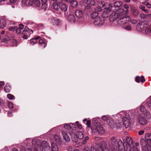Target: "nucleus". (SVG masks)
<instances>
[{"instance_id":"1","label":"nucleus","mask_w":151,"mask_h":151,"mask_svg":"<svg viewBox=\"0 0 151 151\" xmlns=\"http://www.w3.org/2000/svg\"><path fill=\"white\" fill-rule=\"evenodd\" d=\"M34 146V151H51V147L49 143L46 141L41 142L38 139L37 137L34 138L32 142ZM20 151H32L31 148L25 149L23 146H22L20 148Z\"/></svg>"},{"instance_id":"2","label":"nucleus","mask_w":151,"mask_h":151,"mask_svg":"<svg viewBox=\"0 0 151 151\" xmlns=\"http://www.w3.org/2000/svg\"><path fill=\"white\" fill-rule=\"evenodd\" d=\"M22 6H36L39 7L41 3V8L44 10L47 8L46 1H22Z\"/></svg>"},{"instance_id":"3","label":"nucleus","mask_w":151,"mask_h":151,"mask_svg":"<svg viewBox=\"0 0 151 151\" xmlns=\"http://www.w3.org/2000/svg\"><path fill=\"white\" fill-rule=\"evenodd\" d=\"M98 119V118L93 119V121L95 123V124L93 126H92L91 129L92 131L95 130L99 134H102L105 133V130L101 124L96 121V120Z\"/></svg>"},{"instance_id":"4","label":"nucleus","mask_w":151,"mask_h":151,"mask_svg":"<svg viewBox=\"0 0 151 151\" xmlns=\"http://www.w3.org/2000/svg\"><path fill=\"white\" fill-rule=\"evenodd\" d=\"M133 114V113H132L131 115H130L129 116L127 117L126 116L123 117L122 121L124 125L126 128H128L130 126L134 117Z\"/></svg>"},{"instance_id":"5","label":"nucleus","mask_w":151,"mask_h":151,"mask_svg":"<svg viewBox=\"0 0 151 151\" xmlns=\"http://www.w3.org/2000/svg\"><path fill=\"white\" fill-rule=\"evenodd\" d=\"M95 1H81L80 4L81 6H84L86 9H90L91 6H94L95 4Z\"/></svg>"},{"instance_id":"6","label":"nucleus","mask_w":151,"mask_h":151,"mask_svg":"<svg viewBox=\"0 0 151 151\" xmlns=\"http://www.w3.org/2000/svg\"><path fill=\"white\" fill-rule=\"evenodd\" d=\"M130 19L129 16H121L117 21V24L119 26H122L129 22Z\"/></svg>"},{"instance_id":"7","label":"nucleus","mask_w":151,"mask_h":151,"mask_svg":"<svg viewBox=\"0 0 151 151\" xmlns=\"http://www.w3.org/2000/svg\"><path fill=\"white\" fill-rule=\"evenodd\" d=\"M104 21L103 18L101 17H97V18L93 20L92 22L95 26L100 27L103 25Z\"/></svg>"},{"instance_id":"8","label":"nucleus","mask_w":151,"mask_h":151,"mask_svg":"<svg viewBox=\"0 0 151 151\" xmlns=\"http://www.w3.org/2000/svg\"><path fill=\"white\" fill-rule=\"evenodd\" d=\"M133 113L132 111H122L117 113L116 116L119 118H122L125 117H127L129 116L130 115H131L132 113Z\"/></svg>"},{"instance_id":"9","label":"nucleus","mask_w":151,"mask_h":151,"mask_svg":"<svg viewBox=\"0 0 151 151\" xmlns=\"http://www.w3.org/2000/svg\"><path fill=\"white\" fill-rule=\"evenodd\" d=\"M137 122L141 125H144L147 123L146 119L143 116L139 115L137 119Z\"/></svg>"},{"instance_id":"10","label":"nucleus","mask_w":151,"mask_h":151,"mask_svg":"<svg viewBox=\"0 0 151 151\" xmlns=\"http://www.w3.org/2000/svg\"><path fill=\"white\" fill-rule=\"evenodd\" d=\"M117 143V140L116 137L113 136L111 137L108 141V144L109 145L116 146Z\"/></svg>"},{"instance_id":"11","label":"nucleus","mask_w":151,"mask_h":151,"mask_svg":"<svg viewBox=\"0 0 151 151\" xmlns=\"http://www.w3.org/2000/svg\"><path fill=\"white\" fill-rule=\"evenodd\" d=\"M109 8H106L104 9L102 15V17L103 18L107 17L109 16L110 12L112 10L111 8L109 6Z\"/></svg>"},{"instance_id":"12","label":"nucleus","mask_w":151,"mask_h":151,"mask_svg":"<svg viewBox=\"0 0 151 151\" xmlns=\"http://www.w3.org/2000/svg\"><path fill=\"white\" fill-rule=\"evenodd\" d=\"M64 14L65 18L69 22H74L76 21L75 17L73 15L70 14L68 16V12H65Z\"/></svg>"},{"instance_id":"13","label":"nucleus","mask_w":151,"mask_h":151,"mask_svg":"<svg viewBox=\"0 0 151 151\" xmlns=\"http://www.w3.org/2000/svg\"><path fill=\"white\" fill-rule=\"evenodd\" d=\"M69 134L70 135L72 140L73 142H78V138L73 131L72 130L70 131L69 132Z\"/></svg>"},{"instance_id":"14","label":"nucleus","mask_w":151,"mask_h":151,"mask_svg":"<svg viewBox=\"0 0 151 151\" xmlns=\"http://www.w3.org/2000/svg\"><path fill=\"white\" fill-rule=\"evenodd\" d=\"M29 29L25 28L24 30L22 31V34L23 35L22 37L24 39H27L30 35L31 33H29L28 30Z\"/></svg>"},{"instance_id":"15","label":"nucleus","mask_w":151,"mask_h":151,"mask_svg":"<svg viewBox=\"0 0 151 151\" xmlns=\"http://www.w3.org/2000/svg\"><path fill=\"white\" fill-rule=\"evenodd\" d=\"M118 14L116 12V11L111 13L109 17V20L111 22H113L116 20L118 17Z\"/></svg>"},{"instance_id":"16","label":"nucleus","mask_w":151,"mask_h":151,"mask_svg":"<svg viewBox=\"0 0 151 151\" xmlns=\"http://www.w3.org/2000/svg\"><path fill=\"white\" fill-rule=\"evenodd\" d=\"M122 3L119 1H115L113 3L114 6H112L110 4H108V6L111 8L112 10H114L115 7H119L122 5Z\"/></svg>"},{"instance_id":"17","label":"nucleus","mask_w":151,"mask_h":151,"mask_svg":"<svg viewBox=\"0 0 151 151\" xmlns=\"http://www.w3.org/2000/svg\"><path fill=\"white\" fill-rule=\"evenodd\" d=\"M147 27V24L142 25L141 22L138 23L136 27V29L137 31L140 32H143L144 28H145Z\"/></svg>"},{"instance_id":"18","label":"nucleus","mask_w":151,"mask_h":151,"mask_svg":"<svg viewBox=\"0 0 151 151\" xmlns=\"http://www.w3.org/2000/svg\"><path fill=\"white\" fill-rule=\"evenodd\" d=\"M61 135L64 140L67 142H69L70 141V138L67 133L64 131H62Z\"/></svg>"},{"instance_id":"19","label":"nucleus","mask_w":151,"mask_h":151,"mask_svg":"<svg viewBox=\"0 0 151 151\" xmlns=\"http://www.w3.org/2000/svg\"><path fill=\"white\" fill-rule=\"evenodd\" d=\"M6 2V4L11 5L13 8H14V6L12 5V4L16 3V1H0V5H3V4H5Z\"/></svg>"},{"instance_id":"20","label":"nucleus","mask_w":151,"mask_h":151,"mask_svg":"<svg viewBox=\"0 0 151 151\" xmlns=\"http://www.w3.org/2000/svg\"><path fill=\"white\" fill-rule=\"evenodd\" d=\"M130 8L132 13L134 16H137L139 14L138 11L135 7L131 6Z\"/></svg>"},{"instance_id":"21","label":"nucleus","mask_w":151,"mask_h":151,"mask_svg":"<svg viewBox=\"0 0 151 151\" xmlns=\"http://www.w3.org/2000/svg\"><path fill=\"white\" fill-rule=\"evenodd\" d=\"M51 151H58L59 148L57 144L54 142L51 143Z\"/></svg>"},{"instance_id":"22","label":"nucleus","mask_w":151,"mask_h":151,"mask_svg":"<svg viewBox=\"0 0 151 151\" xmlns=\"http://www.w3.org/2000/svg\"><path fill=\"white\" fill-rule=\"evenodd\" d=\"M60 8L61 10L64 12V13L67 12L66 11L68 9V6L65 4L61 3L60 4Z\"/></svg>"},{"instance_id":"23","label":"nucleus","mask_w":151,"mask_h":151,"mask_svg":"<svg viewBox=\"0 0 151 151\" xmlns=\"http://www.w3.org/2000/svg\"><path fill=\"white\" fill-rule=\"evenodd\" d=\"M75 15L77 18H81L83 16V13L82 11L80 10H77L75 11Z\"/></svg>"},{"instance_id":"24","label":"nucleus","mask_w":151,"mask_h":151,"mask_svg":"<svg viewBox=\"0 0 151 151\" xmlns=\"http://www.w3.org/2000/svg\"><path fill=\"white\" fill-rule=\"evenodd\" d=\"M145 32L146 34H149L151 32V25L148 26L147 25V27L145 28H144L143 32Z\"/></svg>"},{"instance_id":"25","label":"nucleus","mask_w":151,"mask_h":151,"mask_svg":"<svg viewBox=\"0 0 151 151\" xmlns=\"http://www.w3.org/2000/svg\"><path fill=\"white\" fill-rule=\"evenodd\" d=\"M74 125V124L72 123H70L69 124H65L64 126V128L65 129H73V128L74 127L73 126Z\"/></svg>"},{"instance_id":"26","label":"nucleus","mask_w":151,"mask_h":151,"mask_svg":"<svg viewBox=\"0 0 151 151\" xmlns=\"http://www.w3.org/2000/svg\"><path fill=\"white\" fill-rule=\"evenodd\" d=\"M19 27L18 28H16L15 29L16 32L17 34L20 33L22 31V30L23 29L24 27L23 25L22 24H19Z\"/></svg>"},{"instance_id":"27","label":"nucleus","mask_w":151,"mask_h":151,"mask_svg":"<svg viewBox=\"0 0 151 151\" xmlns=\"http://www.w3.org/2000/svg\"><path fill=\"white\" fill-rule=\"evenodd\" d=\"M54 139L56 143L61 142V139L60 137L57 134H55L54 136Z\"/></svg>"},{"instance_id":"28","label":"nucleus","mask_w":151,"mask_h":151,"mask_svg":"<svg viewBox=\"0 0 151 151\" xmlns=\"http://www.w3.org/2000/svg\"><path fill=\"white\" fill-rule=\"evenodd\" d=\"M40 38V37L37 36L31 39L30 40L31 44L33 45H35L37 42V40L39 39Z\"/></svg>"},{"instance_id":"29","label":"nucleus","mask_w":151,"mask_h":151,"mask_svg":"<svg viewBox=\"0 0 151 151\" xmlns=\"http://www.w3.org/2000/svg\"><path fill=\"white\" fill-rule=\"evenodd\" d=\"M6 25V22L5 20L1 19L0 21V28H3Z\"/></svg>"},{"instance_id":"30","label":"nucleus","mask_w":151,"mask_h":151,"mask_svg":"<svg viewBox=\"0 0 151 151\" xmlns=\"http://www.w3.org/2000/svg\"><path fill=\"white\" fill-rule=\"evenodd\" d=\"M125 139V141L124 142V143L126 142V143L127 144H131L132 142V140L131 137H126L125 139H123V140Z\"/></svg>"},{"instance_id":"31","label":"nucleus","mask_w":151,"mask_h":151,"mask_svg":"<svg viewBox=\"0 0 151 151\" xmlns=\"http://www.w3.org/2000/svg\"><path fill=\"white\" fill-rule=\"evenodd\" d=\"M107 123L111 128H113L114 127V122L111 118V119H110Z\"/></svg>"},{"instance_id":"32","label":"nucleus","mask_w":151,"mask_h":151,"mask_svg":"<svg viewBox=\"0 0 151 151\" xmlns=\"http://www.w3.org/2000/svg\"><path fill=\"white\" fill-rule=\"evenodd\" d=\"M111 117L109 115H104L102 116V119L104 121H106L107 123L110 119H111Z\"/></svg>"},{"instance_id":"33","label":"nucleus","mask_w":151,"mask_h":151,"mask_svg":"<svg viewBox=\"0 0 151 151\" xmlns=\"http://www.w3.org/2000/svg\"><path fill=\"white\" fill-rule=\"evenodd\" d=\"M114 10L116 11V12L118 14L119 17L120 15L121 14L123 13L124 12V10L122 9H115Z\"/></svg>"},{"instance_id":"34","label":"nucleus","mask_w":151,"mask_h":151,"mask_svg":"<svg viewBox=\"0 0 151 151\" xmlns=\"http://www.w3.org/2000/svg\"><path fill=\"white\" fill-rule=\"evenodd\" d=\"M11 88L9 84H7L4 88V90L5 91L8 93L11 90Z\"/></svg>"},{"instance_id":"35","label":"nucleus","mask_w":151,"mask_h":151,"mask_svg":"<svg viewBox=\"0 0 151 151\" xmlns=\"http://www.w3.org/2000/svg\"><path fill=\"white\" fill-rule=\"evenodd\" d=\"M97 151H109L108 149L105 147H103L99 146L97 148Z\"/></svg>"},{"instance_id":"36","label":"nucleus","mask_w":151,"mask_h":151,"mask_svg":"<svg viewBox=\"0 0 151 151\" xmlns=\"http://www.w3.org/2000/svg\"><path fill=\"white\" fill-rule=\"evenodd\" d=\"M83 151H97V150H95L94 147L91 146L90 150L88 147H86L84 148Z\"/></svg>"},{"instance_id":"37","label":"nucleus","mask_w":151,"mask_h":151,"mask_svg":"<svg viewBox=\"0 0 151 151\" xmlns=\"http://www.w3.org/2000/svg\"><path fill=\"white\" fill-rule=\"evenodd\" d=\"M39 44L43 48H44L47 45L46 43L42 39L40 40L39 41Z\"/></svg>"},{"instance_id":"38","label":"nucleus","mask_w":151,"mask_h":151,"mask_svg":"<svg viewBox=\"0 0 151 151\" xmlns=\"http://www.w3.org/2000/svg\"><path fill=\"white\" fill-rule=\"evenodd\" d=\"M126 146H123L124 148V150L126 151H131L132 147L130 144H126Z\"/></svg>"},{"instance_id":"39","label":"nucleus","mask_w":151,"mask_h":151,"mask_svg":"<svg viewBox=\"0 0 151 151\" xmlns=\"http://www.w3.org/2000/svg\"><path fill=\"white\" fill-rule=\"evenodd\" d=\"M76 134L77 135L78 138L79 139H82L84 137V134L81 132L77 131L76 132Z\"/></svg>"},{"instance_id":"40","label":"nucleus","mask_w":151,"mask_h":151,"mask_svg":"<svg viewBox=\"0 0 151 151\" xmlns=\"http://www.w3.org/2000/svg\"><path fill=\"white\" fill-rule=\"evenodd\" d=\"M70 3L71 6L73 7H76L78 4L77 1H70Z\"/></svg>"},{"instance_id":"41","label":"nucleus","mask_w":151,"mask_h":151,"mask_svg":"<svg viewBox=\"0 0 151 151\" xmlns=\"http://www.w3.org/2000/svg\"><path fill=\"white\" fill-rule=\"evenodd\" d=\"M91 17L93 19H94L97 18V17H100L98 16V13L94 11L92 12L91 14Z\"/></svg>"},{"instance_id":"42","label":"nucleus","mask_w":151,"mask_h":151,"mask_svg":"<svg viewBox=\"0 0 151 151\" xmlns=\"http://www.w3.org/2000/svg\"><path fill=\"white\" fill-rule=\"evenodd\" d=\"M146 104L147 108L151 109V96L150 97L149 100L146 102Z\"/></svg>"},{"instance_id":"43","label":"nucleus","mask_w":151,"mask_h":151,"mask_svg":"<svg viewBox=\"0 0 151 151\" xmlns=\"http://www.w3.org/2000/svg\"><path fill=\"white\" fill-rule=\"evenodd\" d=\"M52 6L54 9L58 10L60 8V4L58 5L57 2H55L52 4Z\"/></svg>"},{"instance_id":"44","label":"nucleus","mask_w":151,"mask_h":151,"mask_svg":"<svg viewBox=\"0 0 151 151\" xmlns=\"http://www.w3.org/2000/svg\"><path fill=\"white\" fill-rule=\"evenodd\" d=\"M116 147H120L121 146H124V144L122 141L121 139H119L118 141H117V143Z\"/></svg>"},{"instance_id":"45","label":"nucleus","mask_w":151,"mask_h":151,"mask_svg":"<svg viewBox=\"0 0 151 151\" xmlns=\"http://www.w3.org/2000/svg\"><path fill=\"white\" fill-rule=\"evenodd\" d=\"M10 39V37L7 36H5L2 40V42H6Z\"/></svg>"},{"instance_id":"46","label":"nucleus","mask_w":151,"mask_h":151,"mask_svg":"<svg viewBox=\"0 0 151 151\" xmlns=\"http://www.w3.org/2000/svg\"><path fill=\"white\" fill-rule=\"evenodd\" d=\"M140 110L144 114H145L147 111L145 108L142 105H141L140 106Z\"/></svg>"},{"instance_id":"47","label":"nucleus","mask_w":151,"mask_h":151,"mask_svg":"<svg viewBox=\"0 0 151 151\" xmlns=\"http://www.w3.org/2000/svg\"><path fill=\"white\" fill-rule=\"evenodd\" d=\"M12 43L11 44L12 46H16L17 45V42L16 40L13 38L12 39Z\"/></svg>"},{"instance_id":"48","label":"nucleus","mask_w":151,"mask_h":151,"mask_svg":"<svg viewBox=\"0 0 151 151\" xmlns=\"http://www.w3.org/2000/svg\"><path fill=\"white\" fill-rule=\"evenodd\" d=\"M142 4L146 5V6L148 8H151V5L147 1H144L142 2Z\"/></svg>"},{"instance_id":"49","label":"nucleus","mask_w":151,"mask_h":151,"mask_svg":"<svg viewBox=\"0 0 151 151\" xmlns=\"http://www.w3.org/2000/svg\"><path fill=\"white\" fill-rule=\"evenodd\" d=\"M7 96L10 100H14L15 99L14 96L12 94H8L7 95Z\"/></svg>"},{"instance_id":"50","label":"nucleus","mask_w":151,"mask_h":151,"mask_svg":"<svg viewBox=\"0 0 151 151\" xmlns=\"http://www.w3.org/2000/svg\"><path fill=\"white\" fill-rule=\"evenodd\" d=\"M94 11L96 12H100L101 11L102 9L101 7V6H99L97 7H96Z\"/></svg>"},{"instance_id":"51","label":"nucleus","mask_w":151,"mask_h":151,"mask_svg":"<svg viewBox=\"0 0 151 151\" xmlns=\"http://www.w3.org/2000/svg\"><path fill=\"white\" fill-rule=\"evenodd\" d=\"M16 28L17 27L15 26L10 27L8 28V30L10 31H14L15 30Z\"/></svg>"},{"instance_id":"52","label":"nucleus","mask_w":151,"mask_h":151,"mask_svg":"<svg viewBox=\"0 0 151 151\" xmlns=\"http://www.w3.org/2000/svg\"><path fill=\"white\" fill-rule=\"evenodd\" d=\"M124 28L125 29L128 31H131L132 29V28L130 25L125 26Z\"/></svg>"},{"instance_id":"53","label":"nucleus","mask_w":151,"mask_h":151,"mask_svg":"<svg viewBox=\"0 0 151 151\" xmlns=\"http://www.w3.org/2000/svg\"><path fill=\"white\" fill-rule=\"evenodd\" d=\"M115 125L116 127L119 128L122 127V124L121 122H118L116 123Z\"/></svg>"},{"instance_id":"54","label":"nucleus","mask_w":151,"mask_h":151,"mask_svg":"<svg viewBox=\"0 0 151 151\" xmlns=\"http://www.w3.org/2000/svg\"><path fill=\"white\" fill-rule=\"evenodd\" d=\"M8 107L10 109H12L14 107V105L13 103L11 102H8Z\"/></svg>"},{"instance_id":"55","label":"nucleus","mask_w":151,"mask_h":151,"mask_svg":"<svg viewBox=\"0 0 151 151\" xmlns=\"http://www.w3.org/2000/svg\"><path fill=\"white\" fill-rule=\"evenodd\" d=\"M140 17L141 18L145 19L147 18V14L143 13H141L140 14Z\"/></svg>"},{"instance_id":"56","label":"nucleus","mask_w":151,"mask_h":151,"mask_svg":"<svg viewBox=\"0 0 151 151\" xmlns=\"http://www.w3.org/2000/svg\"><path fill=\"white\" fill-rule=\"evenodd\" d=\"M146 148L145 151H151V146L150 147H149V145L146 146ZM142 151H144L143 150V147H142Z\"/></svg>"},{"instance_id":"57","label":"nucleus","mask_w":151,"mask_h":151,"mask_svg":"<svg viewBox=\"0 0 151 151\" xmlns=\"http://www.w3.org/2000/svg\"><path fill=\"white\" fill-rule=\"evenodd\" d=\"M28 25L31 26L32 27H34L35 25V24L31 22H29L28 24Z\"/></svg>"},{"instance_id":"58","label":"nucleus","mask_w":151,"mask_h":151,"mask_svg":"<svg viewBox=\"0 0 151 151\" xmlns=\"http://www.w3.org/2000/svg\"><path fill=\"white\" fill-rule=\"evenodd\" d=\"M75 123L78 128L81 129L82 128V126L81 125L79 124L78 122H76Z\"/></svg>"},{"instance_id":"59","label":"nucleus","mask_w":151,"mask_h":151,"mask_svg":"<svg viewBox=\"0 0 151 151\" xmlns=\"http://www.w3.org/2000/svg\"><path fill=\"white\" fill-rule=\"evenodd\" d=\"M140 78L138 76H137L135 78V80L137 82L139 83L140 81Z\"/></svg>"},{"instance_id":"60","label":"nucleus","mask_w":151,"mask_h":151,"mask_svg":"<svg viewBox=\"0 0 151 151\" xmlns=\"http://www.w3.org/2000/svg\"><path fill=\"white\" fill-rule=\"evenodd\" d=\"M131 22L132 24H135L137 22V21L136 19H133L131 20Z\"/></svg>"},{"instance_id":"61","label":"nucleus","mask_w":151,"mask_h":151,"mask_svg":"<svg viewBox=\"0 0 151 151\" xmlns=\"http://www.w3.org/2000/svg\"><path fill=\"white\" fill-rule=\"evenodd\" d=\"M86 124L89 127L91 126V121L90 120H88L86 122Z\"/></svg>"},{"instance_id":"62","label":"nucleus","mask_w":151,"mask_h":151,"mask_svg":"<svg viewBox=\"0 0 151 151\" xmlns=\"http://www.w3.org/2000/svg\"><path fill=\"white\" fill-rule=\"evenodd\" d=\"M141 81L142 83L144 82L145 81V79L144 77L143 76H142L140 77Z\"/></svg>"},{"instance_id":"63","label":"nucleus","mask_w":151,"mask_h":151,"mask_svg":"<svg viewBox=\"0 0 151 151\" xmlns=\"http://www.w3.org/2000/svg\"><path fill=\"white\" fill-rule=\"evenodd\" d=\"M133 151H139L138 148L135 146L133 147Z\"/></svg>"},{"instance_id":"64","label":"nucleus","mask_w":151,"mask_h":151,"mask_svg":"<svg viewBox=\"0 0 151 151\" xmlns=\"http://www.w3.org/2000/svg\"><path fill=\"white\" fill-rule=\"evenodd\" d=\"M139 8L142 11H143L145 9V7L143 6L140 5L139 6Z\"/></svg>"}]
</instances>
